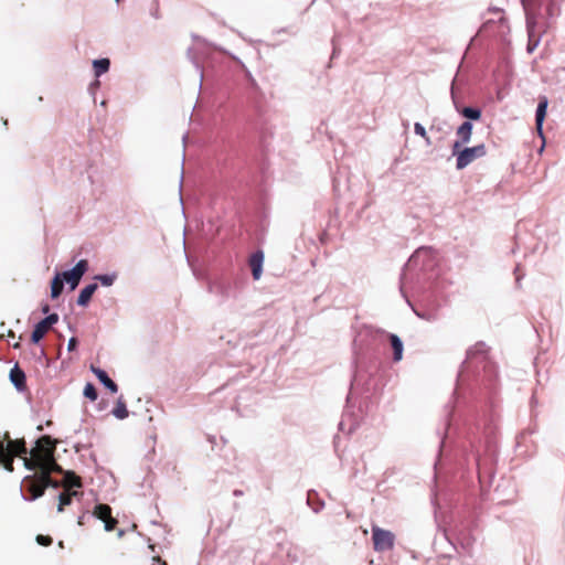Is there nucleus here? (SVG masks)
<instances>
[{
  "mask_svg": "<svg viewBox=\"0 0 565 565\" xmlns=\"http://www.w3.org/2000/svg\"><path fill=\"white\" fill-rule=\"evenodd\" d=\"M55 450L56 440L44 435L36 440L29 456L23 457V465L28 470L38 471L54 456Z\"/></svg>",
  "mask_w": 565,
  "mask_h": 565,
  "instance_id": "1",
  "label": "nucleus"
},
{
  "mask_svg": "<svg viewBox=\"0 0 565 565\" xmlns=\"http://www.w3.org/2000/svg\"><path fill=\"white\" fill-rule=\"evenodd\" d=\"M486 153V146L483 143L470 148H460L457 149V152H452L457 157L456 167L458 170L465 169L476 159L484 157Z\"/></svg>",
  "mask_w": 565,
  "mask_h": 565,
  "instance_id": "2",
  "label": "nucleus"
},
{
  "mask_svg": "<svg viewBox=\"0 0 565 565\" xmlns=\"http://www.w3.org/2000/svg\"><path fill=\"white\" fill-rule=\"evenodd\" d=\"M373 547L376 552L391 551L394 547L395 535L388 530L381 529L377 525L372 526Z\"/></svg>",
  "mask_w": 565,
  "mask_h": 565,
  "instance_id": "3",
  "label": "nucleus"
},
{
  "mask_svg": "<svg viewBox=\"0 0 565 565\" xmlns=\"http://www.w3.org/2000/svg\"><path fill=\"white\" fill-rule=\"evenodd\" d=\"M521 2L525 11L526 19L530 17L537 19L542 8L545 9L548 17L554 14V0H521Z\"/></svg>",
  "mask_w": 565,
  "mask_h": 565,
  "instance_id": "4",
  "label": "nucleus"
},
{
  "mask_svg": "<svg viewBox=\"0 0 565 565\" xmlns=\"http://www.w3.org/2000/svg\"><path fill=\"white\" fill-rule=\"evenodd\" d=\"M23 483L29 492V500L33 501L41 498L45 493L44 482L40 471L34 475H29L23 478Z\"/></svg>",
  "mask_w": 565,
  "mask_h": 565,
  "instance_id": "5",
  "label": "nucleus"
},
{
  "mask_svg": "<svg viewBox=\"0 0 565 565\" xmlns=\"http://www.w3.org/2000/svg\"><path fill=\"white\" fill-rule=\"evenodd\" d=\"M3 451L8 452L11 456L20 457L23 459L24 456H28L29 450L26 448V443L23 438L21 439H11L10 434L8 431L3 435Z\"/></svg>",
  "mask_w": 565,
  "mask_h": 565,
  "instance_id": "6",
  "label": "nucleus"
},
{
  "mask_svg": "<svg viewBox=\"0 0 565 565\" xmlns=\"http://www.w3.org/2000/svg\"><path fill=\"white\" fill-rule=\"evenodd\" d=\"M87 269L88 262L86 259H82L75 265L73 269L66 270L60 275L63 281H66L67 284L71 285V289H75L79 284L83 275L87 271Z\"/></svg>",
  "mask_w": 565,
  "mask_h": 565,
  "instance_id": "7",
  "label": "nucleus"
},
{
  "mask_svg": "<svg viewBox=\"0 0 565 565\" xmlns=\"http://www.w3.org/2000/svg\"><path fill=\"white\" fill-rule=\"evenodd\" d=\"M58 321L57 313H51L40 322H38L34 327V330L31 334V342L38 343L40 340L49 332V330Z\"/></svg>",
  "mask_w": 565,
  "mask_h": 565,
  "instance_id": "8",
  "label": "nucleus"
},
{
  "mask_svg": "<svg viewBox=\"0 0 565 565\" xmlns=\"http://www.w3.org/2000/svg\"><path fill=\"white\" fill-rule=\"evenodd\" d=\"M93 514L105 523L106 531L115 530L118 521L111 516V508L108 504L99 503L94 508Z\"/></svg>",
  "mask_w": 565,
  "mask_h": 565,
  "instance_id": "9",
  "label": "nucleus"
},
{
  "mask_svg": "<svg viewBox=\"0 0 565 565\" xmlns=\"http://www.w3.org/2000/svg\"><path fill=\"white\" fill-rule=\"evenodd\" d=\"M472 135V124L470 121L462 122L456 131L457 140L452 145V152H457L463 145L468 143Z\"/></svg>",
  "mask_w": 565,
  "mask_h": 565,
  "instance_id": "10",
  "label": "nucleus"
},
{
  "mask_svg": "<svg viewBox=\"0 0 565 565\" xmlns=\"http://www.w3.org/2000/svg\"><path fill=\"white\" fill-rule=\"evenodd\" d=\"M537 19L532 17L526 19V28L529 35L527 52L532 53L540 43V32L536 28Z\"/></svg>",
  "mask_w": 565,
  "mask_h": 565,
  "instance_id": "11",
  "label": "nucleus"
},
{
  "mask_svg": "<svg viewBox=\"0 0 565 565\" xmlns=\"http://www.w3.org/2000/svg\"><path fill=\"white\" fill-rule=\"evenodd\" d=\"M264 254L257 250L250 255L248 264L252 269V275L255 280H258L263 273Z\"/></svg>",
  "mask_w": 565,
  "mask_h": 565,
  "instance_id": "12",
  "label": "nucleus"
},
{
  "mask_svg": "<svg viewBox=\"0 0 565 565\" xmlns=\"http://www.w3.org/2000/svg\"><path fill=\"white\" fill-rule=\"evenodd\" d=\"M10 381L17 387L18 391L22 392L26 388L25 373L18 365L10 371Z\"/></svg>",
  "mask_w": 565,
  "mask_h": 565,
  "instance_id": "13",
  "label": "nucleus"
},
{
  "mask_svg": "<svg viewBox=\"0 0 565 565\" xmlns=\"http://www.w3.org/2000/svg\"><path fill=\"white\" fill-rule=\"evenodd\" d=\"M547 105H548L547 98L543 97V98H541V100L537 105V108H536L535 124H536V129H537V132L540 136H543L542 127H543V122H544V119L546 116Z\"/></svg>",
  "mask_w": 565,
  "mask_h": 565,
  "instance_id": "14",
  "label": "nucleus"
},
{
  "mask_svg": "<svg viewBox=\"0 0 565 565\" xmlns=\"http://www.w3.org/2000/svg\"><path fill=\"white\" fill-rule=\"evenodd\" d=\"M92 372L97 376V379L108 388L111 393H117L118 386L117 384L108 376V374L94 365L90 366Z\"/></svg>",
  "mask_w": 565,
  "mask_h": 565,
  "instance_id": "15",
  "label": "nucleus"
},
{
  "mask_svg": "<svg viewBox=\"0 0 565 565\" xmlns=\"http://www.w3.org/2000/svg\"><path fill=\"white\" fill-rule=\"evenodd\" d=\"M97 289V284H89L85 288H83L77 298V305L82 307H86L92 299V296Z\"/></svg>",
  "mask_w": 565,
  "mask_h": 565,
  "instance_id": "16",
  "label": "nucleus"
},
{
  "mask_svg": "<svg viewBox=\"0 0 565 565\" xmlns=\"http://www.w3.org/2000/svg\"><path fill=\"white\" fill-rule=\"evenodd\" d=\"M62 486L66 490H71L72 488H81L83 484L81 478L74 471H65Z\"/></svg>",
  "mask_w": 565,
  "mask_h": 565,
  "instance_id": "17",
  "label": "nucleus"
},
{
  "mask_svg": "<svg viewBox=\"0 0 565 565\" xmlns=\"http://www.w3.org/2000/svg\"><path fill=\"white\" fill-rule=\"evenodd\" d=\"M3 441H0V465L9 472L14 471L13 460L14 456L3 451Z\"/></svg>",
  "mask_w": 565,
  "mask_h": 565,
  "instance_id": "18",
  "label": "nucleus"
},
{
  "mask_svg": "<svg viewBox=\"0 0 565 565\" xmlns=\"http://www.w3.org/2000/svg\"><path fill=\"white\" fill-rule=\"evenodd\" d=\"M74 495H77V491H71L65 489L62 493H60L57 511L62 512L65 505H70L72 503V498Z\"/></svg>",
  "mask_w": 565,
  "mask_h": 565,
  "instance_id": "19",
  "label": "nucleus"
},
{
  "mask_svg": "<svg viewBox=\"0 0 565 565\" xmlns=\"http://www.w3.org/2000/svg\"><path fill=\"white\" fill-rule=\"evenodd\" d=\"M390 341L394 351V361H399L403 355V343L396 334H390Z\"/></svg>",
  "mask_w": 565,
  "mask_h": 565,
  "instance_id": "20",
  "label": "nucleus"
},
{
  "mask_svg": "<svg viewBox=\"0 0 565 565\" xmlns=\"http://www.w3.org/2000/svg\"><path fill=\"white\" fill-rule=\"evenodd\" d=\"M38 471H47L49 476H51L53 472L63 475L65 472L63 468L57 463L54 456Z\"/></svg>",
  "mask_w": 565,
  "mask_h": 565,
  "instance_id": "21",
  "label": "nucleus"
},
{
  "mask_svg": "<svg viewBox=\"0 0 565 565\" xmlns=\"http://www.w3.org/2000/svg\"><path fill=\"white\" fill-rule=\"evenodd\" d=\"M63 279L61 277L60 274H57L53 279H52V282H51V297L52 298H57L62 291H63V288H64V284H63Z\"/></svg>",
  "mask_w": 565,
  "mask_h": 565,
  "instance_id": "22",
  "label": "nucleus"
},
{
  "mask_svg": "<svg viewBox=\"0 0 565 565\" xmlns=\"http://www.w3.org/2000/svg\"><path fill=\"white\" fill-rule=\"evenodd\" d=\"M113 414L118 419H125L126 417H128L129 413H128L126 403L122 401L121 397L118 398V401L113 409Z\"/></svg>",
  "mask_w": 565,
  "mask_h": 565,
  "instance_id": "23",
  "label": "nucleus"
},
{
  "mask_svg": "<svg viewBox=\"0 0 565 565\" xmlns=\"http://www.w3.org/2000/svg\"><path fill=\"white\" fill-rule=\"evenodd\" d=\"M110 62L108 58L95 60L93 63L95 75L98 77L109 70Z\"/></svg>",
  "mask_w": 565,
  "mask_h": 565,
  "instance_id": "24",
  "label": "nucleus"
},
{
  "mask_svg": "<svg viewBox=\"0 0 565 565\" xmlns=\"http://www.w3.org/2000/svg\"><path fill=\"white\" fill-rule=\"evenodd\" d=\"M42 480L44 482L45 489L47 488H58L62 483L54 480L51 476L47 475V471H41Z\"/></svg>",
  "mask_w": 565,
  "mask_h": 565,
  "instance_id": "25",
  "label": "nucleus"
},
{
  "mask_svg": "<svg viewBox=\"0 0 565 565\" xmlns=\"http://www.w3.org/2000/svg\"><path fill=\"white\" fill-rule=\"evenodd\" d=\"M461 114L468 118V119H473V120H477L481 117V111L477 108H472V107H465L461 111Z\"/></svg>",
  "mask_w": 565,
  "mask_h": 565,
  "instance_id": "26",
  "label": "nucleus"
},
{
  "mask_svg": "<svg viewBox=\"0 0 565 565\" xmlns=\"http://www.w3.org/2000/svg\"><path fill=\"white\" fill-rule=\"evenodd\" d=\"M84 395L85 397L89 398L90 401L97 399V391L95 386L92 383H87L84 387Z\"/></svg>",
  "mask_w": 565,
  "mask_h": 565,
  "instance_id": "27",
  "label": "nucleus"
},
{
  "mask_svg": "<svg viewBox=\"0 0 565 565\" xmlns=\"http://www.w3.org/2000/svg\"><path fill=\"white\" fill-rule=\"evenodd\" d=\"M436 518H437L438 529L443 532V535L446 539V541H448L450 543L449 536H448V531L446 527V518H443V520H439V516H436Z\"/></svg>",
  "mask_w": 565,
  "mask_h": 565,
  "instance_id": "28",
  "label": "nucleus"
},
{
  "mask_svg": "<svg viewBox=\"0 0 565 565\" xmlns=\"http://www.w3.org/2000/svg\"><path fill=\"white\" fill-rule=\"evenodd\" d=\"M36 542L42 546H50L53 543V540L49 535L39 534L36 536Z\"/></svg>",
  "mask_w": 565,
  "mask_h": 565,
  "instance_id": "29",
  "label": "nucleus"
},
{
  "mask_svg": "<svg viewBox=\"0 0 565 565\" xmlns=\"http://www.w3.org/2000/svg\"><path fill=\"white\" fill-rule=\"evenodd\" d=\"M149 10L153 18H156V19L160 18V6L157 0L151 1Z\"/></svg>",
  "mask_w": 565,
  "mask_h": 565,
  "instance_id": "30",
  "label": "nucleus"
},
{
  "mask_svg": "<svg viewBox=\"0 0 565 565\" xmlns=\"http://www.w3.org/2000/svg\"><path fill=\"white\" fill-rule=\"evenodd\" d=\"M97 280H99L104 286H111L115 277L109 275H99L96 277Z\"/></svg>",
  "mask_w": 565,
  "mask_h": 565,
  "instance_id": "31",
  "label": "nucleus"
},
{
  "mask_svg": "<svg viewBox=\"0 0 565 565\" xmlns=\"http://www.w3.org/2000/svg\"><path fill=\"white\" fill-rule=\"evenodd\" d=\"M76 347H77L76 338H71L68 341V345H67L68 351H74L76 349Z\"/></svg>",
  "mask_w": 565,
  "mask_h": 565,
  "instance_id": "32",
  "label": "nucleus"
},
{
  "mask_svg": "<svg viewBox=\"0 0 565 565\" xmlns=\"http://www.w3.org/2000/svg\"><path fill=\"white\" fill-rule=\"evenodd\" d=\"M415 131L424 137V126L419 122L415 124Z\"/></svg>",
  "mask_w": 565,
  "mask_h": 565,
  "instance_id": "33",
  "label": "nucleus"
},
{
  "mask_svg": "<svg viewBox=\"0 0 565 565\" xmlns=\"http://www.w3.org/2000/svg\"><path fill=\"white\" fill-rule=\"evenodd\" d=\"M42 311H43V313H47L50 311V306L49 305L43 306Z\"/></svg>",
  "mask_w": 565,
  "mask_h": 565,
  "instance_id": "34",
  "label": "nucleus"
},
{
  "mask_svg": "<svg viewBox=\"0 0 565 565\" xmlns=\"http://www.w3.org/2000/svg\"><path fill=\"white\" fill-rule=\"evenodd\" d=\"M154 561H157L158 563H160V565H167L166 562H163L160 557H154Z\"/></svg>",
  "mask_w": 565,
  "mask_h": 565,
  "instance_id": "35",
  "label": "nucleus"
}]
</instances>
